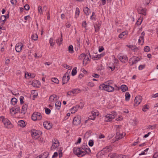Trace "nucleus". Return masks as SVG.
<instances>
[{
  "instance_id": "obj_1",
  "label": "nucleus",
  "mask_w": 158,
  "mask_h": 158,
  "mask_svg": "<svg viewBox=\"0 0 158 158\" xmlns=\"http://www.w3.org/2000/svg\"><path fill=\"white\" fill-rule=\"evenodd\" d=\"M114 81L112 80H110L105 82L104 83L100 84L99 88L100 89L104 90L108 92H112L115 90L119 89V87L116 85H113Z\"/></svg>"
},
{
  "instance_id": "obj_2",
  "label": "nucleus",
  "mask_w": 158,
  "mask_h": 158,
  "mask_svg": "<svg viewBox=\"0 0 158 158\" xmlns=\"http://www.w3.org/2000/svg\"><path fill=\"white\" fill-rule=\"evenodd\" d=\"M0 120L2 121L5 128L7 129H11L13 127V125L8 119L5 118L3 116H1L0 117Z\"/></svg>"
},
{
  "instance_id": "obj_3",
  "label": "nucleus",
  "mask_w": 158,
  "mask_h": 158,
  "mask_svg": "<svg viewBox=\"0 0 158 158\" xmlns=\"http://www.w3.org/2000/svg\"><path fill=\"white\" fill-rule=\"evenodd\" d=\"M89 57H90L89 53H87L86 54L84 53H82L80 55L79 58V59H82L84 58L83 64V65H85L88 63V62L90 61V59H89Z\"/></svg>"
},
{
  "instance_id": "obj_4",
  "label": "nucleus",
  "mask_w": 158,
  "mask_h": 158,
  "mask_svg": "<svg viewBox=\"0 0 158 158\" xmlns=\"http://www.w3.org/2000/svg\"><path fill=\"white\" fill-rule=\"evenodd\" d=\"M73 153L78 157H82L85 155V152L82 150L80 148L75 147L73 149Z\"/></svg>"
},
{
  "instance_id": "obj_5",
  "label": "nucleus",
  "mask_w": 158,
  "mask_h": 158,
  "mask_svg": "<svg viewBox=\"0 0 158 158\" xmlns=\"http://www.w3.org/2000/svg\"><path fill=\"white\" fill-rule=\"evenodd\" d=\"M115 128H116L117 133L116 137L117 139H119L123 138L125 135V133L123 132L120 129V126L118 125H116Z\"/></svg>"
},
{
  "instance_id": "obj_6",
  "label": "nucleus",
  "mask_w": 158,
  "mask_h": 158,
  "mask_svg": "<svg viewBox=\"0 0 158 158\" xmlns=\"http://www.w3.org/2000/svg\"><path fill=\"white\" fill-rule=\"evenodd\" d=\"M116 115V112H111L110 114H108L105 116V121L106 122L110 121L113 119L114 118Z\"/></svg>"
},
{
  "instance_id": "obj_7",
  "label": "nucleus",
  "mask_w": 158,
  "mask_h": 158,
  "mask_svg": "<svg viewBox=\"0 0 158 158\" xmlns=\"http://www.w3.org/2000/svg\"><path fill=\"white\" fill-rule=\"evenodd\" d=\"M117 57L122 63H125L128 61V58L126 55L121 53L118 55Z\"/></svg>"
},
{
  "instance_id": "obj_8",
  "label": "nucleus",
  "mask_w": 158,
  "mask_h": 158,
  "mask_svg": "<svg viewBox=\"0 0 158 158\" xmlns=\"http://www.w3.org/2000/svg\"><path fill=\"white\" fill-rule=\"evenodd\" d=\"M42 118L41 114L37 112H34L32 115L31 119L33 121L40 120Z\"/></svg>"
},
{
  "instance_id": "obj_9",
  "label": "nucleus",
  "mask_w": 158,
  "mask_h": 158,
  "mask_svg": "<svg viewBox=\"0 0 158 158\" xmlns=\"http://www.w3.org/2000/svg\"><path fill=\"white\" fill-rule=\"evenodd\" d=\"M31 133L32 136L35 139H37L38 138L41 133L40 131L35 130H32Z\"/></svg>"
},
{
  "instance_id": "obj_10",
  "label": "nucleus",
  "mask_w": 158,
  "mask_h": 158,
  "mask_svg": "<svg viewBox=\"0 0 158 158\" xmlns=\"http://www.w3.org/2000/svg\"><path fill=\"white\" fill-rule=\"evenodd\" d=\"M81 117L79 115H77L74 117L73 119V123L75 126H78L80 124L81 122Z\"/></svg>"
},
{
  "instance_id": "obj_11",
  "label": "nucleus",
  "mask_w": 158,
  "mask_h": 158,
  "mask_svg": "<svg viewBox=\"0 0 158 158\" xmlns=\"http://www.w3.org/2000/svg\"><path fill=\"white\" fill-rule=\"evenodd\" d=\"M70 79L69 72H67L64 75L62 78L63 84H64L67 83Z\"/></svg>"
},
{
  "instance_id": "obj_12",
  "label": "nucleus",
  "mask_w": 158,
  "mask_h": 158,
  "mask_svg": "<svg viewBox=\"0 0 158 158\" xmlns=\"http://www.w3.org/2000/svg\"><path fill=\"white\" fill-rule=\"evenodd\" d=\"M52 145L51 149L52 150L54 151L56 148L59 146V142L58 140L56 139H54L52 141Z\"/></svg>"
},
{
  "instance_id": "obj_13",
  "label": "nucleus",
  "mask_w": 158,
  "mask_h": 158,
  "mask_svg": "<svg viewBox=\"0 0 158 158\" xmlns=\"http://www.w3.org/2000/svg\"><path fill=\"white\" fill-rule=\"evenodd\" d=\"M139 60L138 57L136 56H133L130 59L129 62L131 65L132 66L136 63Z\"/></svg>"
},
{
  "instance_id": "obj_14",
  "label": "nucleus",
  "mask_w": 158,
  "mask_h": 158,
  "mask_svg": "<svg viewBox=\"0 0 158 158\" xmlns=\"http://www.w3.org/2000/svg\"><path fill=\"white\" fill-rule=\"evenodd\" d=\"M99 115V112L96 110H94L92 111L91 115L89 116V119L94 120L97 116Z\"/></svg>"
},
{
  "instance_id": "obj_15",
  "label": "nucleus",
  "mask_w": 158,
  "mask_h": 158,
  "mask_svg": "<svg viewBox=\"0 0 158 158\" xmlns=\"http://www.w3.org/2000/svg\"><path fill=\"white\" fill-rule=\"evenodd\" d=\"M23 46V45L22 43L20 42L17 44L15 47L16 51L17 52H20L21 51Z\"/></svg>"
},
{
  "instance_id": "obj_16",
  "label": "nucleus",
  "mask_w": 158,
  "mask_h": 158,
  "mask_svg": "<svg viewBox=\"0 0 158 158\" xmlns=\"http://www.w3.org/2000/svg\"><path fill=\"white\" fill-rule=\"evenodd\" d=\"M142 101V97L140 96H136L135 99V106H137Z\"/></svg>"
},
{
  "instance_id": "obj_17",
  "label": "nucleus",
  "mask_w": 158,
  "mask_h": 158,
  "mask_svg": "<svg viewBox=\"0 0 158 158\" xmlns=\"http://www.w3.org/2000/svg\"><path fill=\"white\" fill-rule=\"evenodd\" d=\"M112 148L111 146H106L102 150L106 154L112 151Z\"/></svg>"
},
{
  "instance_id": "obj_18",
  "label": "nucleus",
  "mask_w": 158,
  "mask_h": 158,
  "mask_svg": "<svg viewBox=\"0 0 158 158\" xmlns=\"http://www.w3.org/2000/svg\"><path fill=\"white\" fill-rule=\"evenodd\" d=\"M43 125L46 129H50L52 127V124L49 122H45L43 123Z\"/></svg>"
},
{
  "instance_id": "obj_19",
  "label": "nucleus",
  "mask_w": 158,
  "mask_h": 158,
  "mask_svg": "<svg viewBox=\"0 0 158 158\" xmlns=\"http://www.w3.org/2000/svg\"><path fill=\"white\" fill-rule=\"evenodd\" d=\"M20 108L19 107H16L15 108H13L11 109V113H13L14 114L18 113L20 111Z\"/></svg>"
},
{
  "instance_id": "obj_20",
  "label": "nucleus",
  "mask_w": 158,
  "mask_h": 158,
  "mask_svg": "<svg viewBox=\"0 0 158 158\" xmlns=\"http://www.w3.org/2000/svg\"><path fill=\"white\" fill-rule=\"evenodd\" d=\"M47 9V7L46 6H44L43 8L42 6H39L38 7V12L41 15H42L43 13V11H46Z\"/></svg>"
},
{
  "instance_id": "obj_21",
  "label": "nucleus",
  "mask_w": 158,
  "mask_h": 158,
  "mask_svg": "<svg viewBox=\"0 0 158 158\" xmlns=\"http://www.w3.org/2000/svg\"><path fill=\"white\" fill-rule=\"evenodd\" d=\"M146 9L140 7L138 11L139 14L146 15Z\"/></svg>"
},
{
  "instance_id": "obj_22",
  "label": "nucleus",
  "mask_w": 158,
  "mask_h": 158,
  "mask_svg": "<svg viewBox=\"0 0 158 158\" xmlns=\"http://www.w3.org/2000/svg\"><path fill=\"white\" fill-rule=\"evenodd\" d=\"M127 34V31H125L120 34L118 36V37L120 39L126 37Z\"/></svg>"
},
{
  "instance_id": "obj_23",
  "label": "nucleus",
  "mask_w": 158,
  "mask_h": 158,
  "mask_svg": "<svg viewBox=\"0 0 158 158\" xmlns=\"http://www.w3.org/2000/svg\"><path fill=\"white\" fill-rule=\"evenodd\" d=\"M57 99V96L55 94H53L49 98V100L51 102H53L56 101Z\"/></svg>"
},
{
  "instance_id": "obj_24",
  "label": "nucleus",
  "mask_w": 158,
  "mask_h": 158,
  "mask_svg": "<svg viewBox=\"0 0 158 158\" xmlns=\"http://www.w3.org/2000/svg\"><path fill=\"white\" fill-rule=\"evenodd\" d=\"M27 107L28 105L27 104H25L23 105L21 110V113L25 114L27 112Z\"/></svg>"
},
{
  "instance_id": "obj_25",
  "label": "nucleus",
  "mask_w": 158,
  "mask_h": 158,
  "mask_svg": "<svg viewBox=\"0 0 158 158\" xmlns=\"http://www.w3.org/2000/svg\"><path fill=\"white\" fill-rule=\"evenodd\" d=\"M79 107V105H76L72 107L70 110V111L72 114L75 113Z\"/></svg>"
},
{
  "instance_id": "obj_26",
  "label": "nucleus",
  "mask_w": 158,
  "mask_h": 158,
  "mask_svg": "<svg viewBox=\"0 0 158 158\" xmlns=\"http://www.w3.org/2000/svg\"><path fill=\"white\" fill-rule=\"evenodd\" d=\"M83 10L85 14L86 15H89L91 13L90 9L87 7H84Z\"/></svg>"
},
{
  "instance_id": "obj_27",
  "label": "nucleus",
  "mask_w": 158,
  "mask_h": 158,
  "mask_svg": "<svg viewBox=\"0 0 158 158\" xmlns=\"http://www.w3.org/2000/svg\"><path fill=\"white\" fill-rule=\"evenodd\" d=\"M9 18V15H7V16L4 15H2L0 18V20L3 22L2 24H3L6 20V18Z\"/></svg>"
},
{
  "instance_id": "obj_28",
  "label": "nucleus",
  "mask_w": 158,
  "mask_h": 158,
  "mask_svg": "<svg viewBox=\"0 0 158 158\" xmlns=\"http://www.w3.org/2000/svg\"><path fill=\"white\" fill-rule=\"evenodd\" d=\"M106 154L102 150L99 152L97 155V157L98 158H101L103 156Z\"/></svg>"
},
{
  "instance_id": "obj_29",
  "label": "nucleus",
  "mask_w": 158,
  "mask_h": 158,
  "mask_svg": "<svg viewBox=\"0 0 158 158\" xmlns=\"http://www.w3.org/2000/svg\"><path fill=\"white\" fill-rule=\"evenodd\" d=\"M72 94H76L81 92V90L79 89H76L72 90Z\"/></svg>"
},
{
  "instance_id": "obj_30",
  "label": "nucleus",
  "mask_w": 158,
  "mask_h": 158,
  "mask_svg": "<svg viewBox=\"0 0 158 158\" xmlns=\"http://www.w3.org/2000/svg\"><path fill=\"white\" fill-rule=\"evenodd\" d=\"M32 85L34 87H35L40 84V82L37 80H34L31 83Z\"/></svg>"
},
{
  "instance_id": "obj_31",
  "label": "nucleus",
  "mask_w": 158,
  "mask_h": 158,
  "mask_svg": "<svg viewBox=\"0 0 158 158\" xmlns=\"http://www.w3.org/2000/svg\"><path fill=\"white\" fill-rule=\"evenodd\" d=\"M100 23H98L97 24L94 25V27L95 28V32H97L99 31L100 28Z\"/></svg>"
},
{
  "instance_id": "obj_32",
  "label": "nucleus",
  "mask_w": 158,
  "mask_h": 158,
  "mask_svg": "<svg viewBox=\"0 0 158 158\" xmlns=\"http://www.w3.org/2000/svg\"><path fill=\"white\" fill-rule=\"evenodd\" d=\"M35 74L34 73H26L25 77L26 78H27L29 76L31 78H34L35 77Z\"/></svg>"
},
{
  "instance_id": "obj_33",
  "label": "nucleus",
  "mask_w": 158,
  "mask_h": 158,
  "mask_svg": "<svg viewBox=\"0 0 158 158\" xmlns=\"http://www.w3.org/2000/svg\"><path fill=\"white\" fill-rule=\"evenodd\" d=\"M48 155V152H44L43 154L39 155V158H46Z\"/></svg>"
},
{
  "instance_id": "obj_34",
  "label": "nucleus",
  "mask_w": 158,
  "mask_h": 158,
  "mask_svg": "<svg viewBox=\"0 0 158 158\" xmlns=\"http://www.w3.org/2000/svg\"><path fill=\"white\" fill-rule=\"evenodd\" d=\"M18 125L21 127H24L25 126V122L22 120H20L18 122Z\"/></svg>"
},
{
  "instance_id": "obj_35",
  "label": "nucleus",
  "mask_w": 158,
  "mask_h": 158,
  "mask_svg": "<svg viewBox=\"0 0 158 158\" xmlns=\"http://www.w3.org/2000/svg\"><path fill=\"white\" fill-rule=\"evenodd\" d=\"M121 89L123 92H125L128 89L127 87L125 85H122L121 86Z\"/></svg>"
},
{
  "instance_id": "obj_36",
  "label": "nucleus",
  "mask_w": 158,
  "mask_h": 158,
  "mask_svg": "<svg viewBox=\"0 0 158 158\" xmlns=\"http://www.w3.org/2000/svg\"><path fill=\"white\" fill-rule=\"evenodd\" d=\"M61 102H56L55 103V106L56 109L59 110L60 109L61 106Z\"/></svg>"
},
{
  "instance_id": "obj_37",
  "label": "nucleus",
  "mask_w": 158,
  "mask_h": 158,
  "mask_svg": "<svg viewBox=\"0 0 158 158\" xmlns=\"http://www.w3.org/2000/svg\"><path fill=\"white\" fill-rule=\"evenodd\" d=\"M62 34L61 35V37L58 38L56 40V42L59 45H60L62 43Z\"/></svg>"
},
{
  "instance_id": "obj_38",
  "label": "nucleus",
  "mask_w": 158,
  "mask_h": 158,
  "mask_svg": "<svg viewBox=\"0 0 158 158\" xmlns=\"http://www.w3.org/2000/svg\"><path fill=\"white\" fill-rule=\"evenodd\" d=\"M17 100L16 98H13L11 99V104L13 105H15L17 103Z\"/></svg>"
},
{
  "instance_id": "obj_39",
  "label": "nucleus",
  "mask_w": 158,
  "mask_h": 158,
  "mask_svg": "<svg viewBox=\"0 0 158 158\" xmlns=\"http://www.w3.org/2000/svg\"><path fill=\"white\" fill-rule=\"evenodd\" d=\"M80 14V10L77 7L76 9L75 17L77 18L78 17Z\"/></svg>"
},
{
  "instance_id": "obj_40",
  "label": "nucleus",
  "mask_w": 158,
  "mask_h": 158,
  "mask_svg": "<svg viewBox=\"0 0 158 158\" xmlns=\"http://www.w3.org/2000/svg\"><path fill=\"white\" fill-rule=\"evenodd\" d=\"M68 50L69 53H73L74 52L73 48L72 45H70L69 46Z\"/></svg>"
},
{
  "instance_id": "obj_41",
  "label": "nucleus",
  "mask_w": 158,
  "mask_h": 158,
  "mask_svg": "<svg viewBox=\"0 0 158 158\" xmlns=\"http://www.w3.org/2000/svg\"><path fill=\"white\" fill-rule=\"evenodd\" d=\"M130 95L129 93L126 92L125 94V100L128 101L130 99Z\"/></svg>"
},
{
  "instance_id": "obj_42",
  "label": "nucleus",
  "mask_w": 158,
  "mask_h": 158,
  "mask_svg": "<svg viewBox=\"0 0 158 158\" xmlns=\"http://www.w3.org/2000/svg\"><path fill=\"white\" fill-rule=\"evenodd\" d=\"M149 106L148 104L145 105L142 109V110L143 111L146 112L149 109Z\"/></svg>"
},
{
  "instance_id": "obj_43",
  "label": "nucleus",
  "mask_w": 158,
  "mask_h": 158,
  "mask_svg": "<svg viewBox=\"0 0 158 158\" xmlns=\"http://www.w3.org/2000/svg\"><path fill=\"white\" fill-rule=\"evenodd\" d=\"M138 42L139 44L142 45L144 42V38L140 36L138 40Z\"/></svg>"
},
{
  "instance_id": "obj_44",
  "label": "nucleus",
  "mask_w": 158,
  "mask_h": 158,
  "mask_svg": "<svg viewBox=\"0 0 158 158\" xmlns=\"http://www.w3.org/2000/svg\"><path fill=\"white\" fill-rule=\"evenodd\" d=\"M107 68L108 69V70H111V71H113L114 69L115 66L113 64H112L111 66H108Z\"/></svg>"
},
{
  "instance_id": "obj_45",
  "label": "nucleus",
  "mask_w": 158,
  "mask_h": 158,
  "mask_svg": "<svg viewBox=\"0 0 158 158\" xmlns=\"http://www.w3.org/2000/svg\"><path fill=\"white\" fill-rule=\"evenodd\" d=\"M32 39L34 40H36L38 39V36L37 34H33L31 36Z\"/></svg>"
},
{
  "instance_id": "obj_46",
  "label": "nucleus",
  "mask_w": 158,
  "mask_h": 158,
  "mask_svg": "<svg viewBox=\"0 0 158 158\" xmlns=\"http://www.w3.org/2000/svg\"><path fill=\"white\" fill-rule=\"evenodd\" d=\"M77 68L75 67L73 69L72 71V75L73 76L75 75L77 73Z\"/></svg>"
},
{
  "instance_id": "obj_47",
  "label": "nucleus",
  "mask_w": 158,
  "mask_h": 158,
  "mask_svg": "<svg viewBox=\"0 0 158 158\" xmlns=\"http://www.w3.org/2000/svg\"><path fill=\"white\" fill-rule=\"evenodd\" d=\"M96 16L94 12H93L92 15L90 17V19L92 20H96Z\"/></svg>"
},
{
  "instance_id": "obj_48",
  "label": "nucleus",
  "mask_w": 158,
  "mask_h": 158,
  "mask_svg": "<svg viewBox=\"0 0 158 158\" xmlns=\"http://www.w3.org/2000/svg\"><path fill=\"white\" fill-rule=\"evenodd\" d=\"M53 40L52 38H51L49 40V43L51 46L53 47L54 44L55 43L53 42Z\"/></svg>"
},
{
  "instance_id": "obj_49",
  "label": "nucleus",
  "mask_w": 158,
  "mask_h": 158,
  "mask_svg": "<svg viewBox=\"0 0 158 158\" xmlns=\"http://www.w3.org/2000/svg\"><path fill=\"white\" fill-rule=\"evenodd\" d=\"M52 81L56 84H58L59 83V80L56 78H52Z\"/></svg>"
},
{
  "instance_id": "obj_50",
  "label": "nucleus",
  "mask_w": 158,
  "mask_h": 158,
  "mask_svg": "<svg viewBox=\"0 0 158 158\" xmlns=\"http://www.w3.org/2000/svg\"><path fill=\"white\" fill-rule=\"evenodd\" d=\"M112 58L113 60H114L115 63L116 64H117L118 62V60L116 58L114 55H113L112 56Z\"/></svg>"
},
{
  "instance_id": "obj_51",
  "label": "nucleus",
  "mask_w": 158,
  "mask_h": 158,
  "mask_svg": "<svg viewBox=\"0 0 158 158\" xmlns=\"http://www.w3.org/2000/svg\"><path fill=\"white\" fill-rule=\"evenodd\" d=\"M142 20H143L142 18H140L136 22V23H137V25H140L141 24V23L142 21Z\"/></svg>"
},
{
  "instance_id": "obj_52",
  "label": "nucleus",
  "mask_w": 158,
  "mask_h": 158,
  "mask_svg": "<svg viewBox=\"0 0 158 158\" xmlns=\"http://www.w3.org/2000/svg\"><path fill=\"white\" fill-rule=\"evenodd\" d=\"M88 146L87 145H83L81 147V148H80L81 149H82V150L84 151L85 152Z\"/></svg>"
},
{
  "instance_id": "obj_53",
  "label": "nucleus",
  "mask_w": 158,
  "mask_h": 158,
  "mask_svg": "<svg viewBox=\"0 0 158 158\" xmlns=\"http://www.w3.org/2000/svg\"><path fill=\"white\" fill-rule=\"evenodd\" d=\"M150 50V48L148 46H146L144 48V50L145 52H148Z\"/></svg>"
},
{
  "instance_id": "obj_54",
  "label": "nucleus",
  "mask_w": 158,
  "mask_h": 158,
  "mask_svg": "<svg viewBox=\"0 0 158 158\" xmlns=\"http://www.w3.org/2000/svg\"><path fill=\"white\" fill-rule=\"evenodd\" d=\"M45 113L47 114H49L51 112V110L47 108H45Z\"/></svg>"
},
{
  "instance_id": "obj_55",
  "label": "nucleus",
  "mask_w": 158,
  "mask_h": 158,
  "mask_svg": "<svg viewBox=\"0 0 158 158\" xmlns=\"http://www.w3.org/2000/svg\"><path fill=\"white\" fill-rule=\"evenodd\" d=\"M94 142L93 140H90L89 142V145L91 147H92L94 145Z\"/></svg>"
},
{
  "instance_id": "obj_56",
  "label": "nucleus",
  "mask_w": 158,
  "mask_h": 158,
  "mask_svg": "<svg viewBox=\"0 0 158 158\" xmlns=\"http://www.w3.org/2000/svg\"><path fill=\"white\" fill-rule=\"evenodd\" d=\"M19 99L20 100V103L21 104H23V99H24V97L23 96H21L20 97Z\"/></svg>"
},
{
  "instance_id": "obj_57",
  "label": "nucleus",
  "mask_w": 158,
  "mask_h": 158,
  "mask_svg": "<svg viewBox=\"0 0 158 158\" xmlns=\"http://www.w3.org/2000/svg\"><path fill=\"white\" fill-rule=\"evenodd\" d=\"M85 154L86 153L89 154L90 152V149L88 147H87V148H86V150L85 151Z\"/></svg>"
},
{
  "instance_id": "obj_58",
  "label": "nucleus",
  "mask_w": 158,
  "mask_h": 158,
  "mask_svg": "<svg viewBox=\"0 0 158 158\" xmlns=\"http://www.w3.org/2000/svg\"><path fill=\"white\" fill-rule=\"evenodd\" d=\"M148 148H147L143 152H142L141 153L139 154V156H141V155H143L145 154V152H147V151H148Z\"/></svg>"
},
{
  "instance_id": "obj_59",
  "label": "nucleus",
  "mask_w": 158,
  "mask_h": 158,
  "mask_svg": "<svg viewBox=\"0 0 158 158\" xmlns=\"http://www.w3.org/2000/svg\"><path fill=\"white\" fill-rule=\"evenodd\" d=\"M24 8L26 10H28L29 9L30 7L29 5L26 4L24 6Z\"/></svg>"
},
{
  "instance_id": "obj_60",
  "label": "nucleus",
  "mask_w": 158,
  "mask_h": 158,
  "mask_svg": "<svg viewBox=\"0 0 158 158\" xmlns=\"http://www.w3.org/2000/svg\"><path fill=\"white\" fill-rule=\"evenodd\" d=\"M88 85L91 87H93L94 86V84L93 82H89L88 83Z\"/></svg>"
},
{
  "instance_id": "obj_61",
  "label": "nucleus",
  "mask_w": 158,
  "mask_h": 158,
  "mask_svg": "<svg viewBox=\"0 0 158 158\" xmlns=\"http://www.w3.org/2000/svg\"><path fill=\"white\" fill-rule=\"evenodd\" d=\"M92 76L96 78H98L99 77V75L97 74L94 73L92 74Z\"/></svg>"
},
{
  "instance_id": "obj_62",
  "label": "nucleus",
  "mask_w": 158,
  "mask_h": 158,
  "mask_svg": "<svg viewBox=\"0 0 158 158\" xmlns=\"http://www.w3.org/2000/svg\"><path fill=\"white\" fill-rule=\"evenodd\" d=\"M104 50L103 47L102 46H100L99 47V52H101L102 51Z\"/></svg>"
},
{
  "instance_id": "obj_63",
  "label": "nucleus",
  "mask_w": 158,
  "mask_h": 158,
  "mask_svg": "<svg viewBox=\"0 0 158 158\" xmlns=\"http://www.w3.org/2000/svg\"><path fill=\"white\" fill-rule=\"evenodd\" d=\"M145 67V65H140L139 67V69L140 70H142L144 69Z\"/></svg>"
},
{
  "instance_id": "obj_64",
  "label": "nucleus",
  "mask_w": 158,
  "mask_h": 158,
  "mask_svg": "<svg viewBox=\"0 0 158 158\" xmlns=\"http://www.w3.org/2000/svg\"><path fill=\"white\" fill-rule=\"evenodd\" d=\"M157 97H158V93L153 94L152 96V98H156Z\"/></svg>"
}]
</instances>
